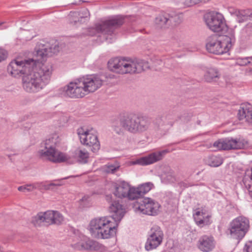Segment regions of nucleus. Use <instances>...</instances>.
Instances as JSON below:
<instances>
[{"label":"nucleus","instance_id":"f257e3e1","mask_svg":"<svg viewBox=\"0 0 252 252\" xmlns=\"http://www.w3.org/2000/svg\"><path fill=\"white\" fill-rule=\"evenodd\" d=\"M60 49L58 44L51 46L49 43H40L35 47L37 59L12 61L7 66V71L14 77L23 74L24 89L29 93H37L49 83L52 73V65L42 63V61L58 53Z\"/></svg>","mask_w":252,"mask_h":252},{"label":"nucleus","instance_id":"f03ea898","mask_svg":"<svg viewBox=\"0 0 252 252\" xmlns=\"http://www.w3.org/2000/svg\"><path fill=\"white\" fill-rule=\"evenodd\" d=\"M106 200L111 203L109 212L113 213L111 218L101 217L92 220L90 223L89 231L92 237L98 239H109L114 237L119 222L125 211L124 207L118 201H113L111 194L105 196Z\"/></svg>","mask_w":252,"mask_h":252},{"label":"nucleus","instance_id":"7ed1b4c3","mask_svg":"<svg viewBox=\"0 0 252 252\" xmlns=\"http://www.w3.org/2000/svg\"><path fill=\"white\" fill-rule=\"evenodd\" d=\"M150 125V119L146 116L123 114L113 121L112 127L116 133L123 135L125 132L132 134L142 133L149 129Z\"/></svg>","mask_w":252,"mask_h":252},{"label":"nucleus","instance_id":"20e7f679","mask_svg":"<svg viewBox=\"0 0 252 252\" xmlns=\"http://www.w3.org/2000/svg\"><path fill=\"white\" fill-rule=\"evenodd\" d=\"M149 63L144 60L116 58L108 63L109 69L119 74L139 73L149 68Z\"/></svg>","mask_w":252,"mask_h":252},{"label":"nucleus","instance_id":"39448f33","mask_svg":"<svg viewBox=\"0 0 252 252\" xmlns=\"http://www.w3.org/2000/svg\"><path fill=\"white\" fill-rule=\"evenodd\" d=\"M235 39L233 35H223L210 37L206 45L207 51L212 54L220 55L228 52Z\"/></svg>","mask_w":252,"mask_h":252},{"label":"nucleus","instance_id":"423d86ee","mask_svg":"<svg viewBox=\"0 0 252 252\" xmlns=\"http://www.w3.org/2000/svg\"><path fill=\"white\" fill-rule=\"evenodd\" d=\"M58 136L55 135L46 139L44 142V148L39 151L40 157L48 159L53 162H62L67 160V156L55 149L56 145L59 142Z\"/></svg>","mask_w":252,"mask_h":252},{"label":"nucleus","instance_id":"0eeeda50","mask_svg":"<svg viewBox=\"0 0 252 252\" xmlns=\"http://www.w3.org/2000/svg\"><path fill=\"white\" fill-rule=\"evenodd\" d=\"M248 146L249 142L247 140L243 138H233L231 137L219 139L213 144V147L216 151L242 149Z\"/></svg>","mask_w":252,"mask_h":252},{"label":"nucleus","instance_id":"6e6552de","mask_svg":"<svg viewBox=\"0 0 252 252\" xmlns=\"http://www.w3.org/2000/svg\"><path fill=\"white\" fill-rule=\"evenodd\" d=\"M249 228L248 219L244 217L239 216L230 223L228 233L231 238L239 240L245 236Z\"/></svg>","mask_w":252,"mask_h":252},{"label":"nucleus","instance_id":"1a4fd4ad","mask_svg":"<svg viewBox=\"0 0 252 252\" xmlns=\"http://www.w3.org/2000/svg\"><path fill=\"white\" fill-rule=\"evenodd\" d=\"M159 204L149 197L139 198L134 204L135 212L143 214L155 216L158 214L160 208Z\"/></svg>","mask_w":252,"mask_h":252},{"label":"nucleus","instance_id":"9d476101","mask_svg":"<svg viewBox=\"0 0 252 252\" xmlns=\"http://www.w3.org/2000/svg\"><path fill=\"white\" fill-rule=\"evenodd\" d=\"M205 23L208 27L214 32L225 31L227 26L223 15L218 12H210L204 16Z\"/></svg>","mask_w":252,"mask_h":252},{"label":"nucleus","instance_id":"9b49d317","mask_svg":"<svg viewBox=\"0 0 252 252\" xmlns=\"http://www.w3.org/2000/svg\"><path fill=\"white\" fill-rule=\"evenodd\" d=\"M60 91L62 95L72 98H82L86 95L80 78L69 82Z\"/></svg>","mask_w":252,"mask_h":252},{"label":"nucleus","instance_id":"f8f14e48","mask_svg":"<svg viewBox=\"0 0 252 252\" xmlns=\"http://www.w3.org/2000/svg\"><path fill=\"white\" fill-rule=\"evenodd\" d=\"M80 79L86 95L96 91L103 83L101 76L96 74L87 75L80 78Z\"/></svg>","mask_w":252,"mask_h":252},{"label":"nucleus","instance_id":"ddd939ff","mask_svg":"<svg viewBox=\"0 0 252 252\" xmlns=\"http://www.w3.org/2000/svg\"><path fill=\"white\" fill-rule=\"evenodd\" d=\"M163 232L160 227L153 226L149 232L148 237L145 245L146 250L149 251L156 249L162 243Z\"/></svg>","mask_w":252,"mask_h":252},{"label":"nucleus","instance_id":"4468645a","mask_svg":"<svg viewBox=\"0 0 252 252\" xmlns=\"http://www.w3.org/2000/svg\"><path fill=\"white\" fill-rule=\"evenodd\" d=\"M124 23V19L121 16H116L106 20L101 24L96 25V30L104 35L112 36L115 30Z\"/></svg>","mask_w":252,"mask_h":252},{"label":"nucleus","instance_id":"2eb2a0df","mask_svg":"<svg viewBox=\"0 0 252 252\" xmlns=\"http://www.w3.org/2000/svg\"><path fill=\"white\" fill-rule=\"evenodd\" d=\"M77 133L79 136L82 144L92 147V151L97 152L100 149V144L97 136L93 133L91 130H84L82 128L78 129Z\"/></svg>","mask_w":252,"mask_h":252},{"label":"nucleus","instance_id":"dca6fc26","mask_svg":"<svg viewBox=\"0 0 252 252\" xmlns=\"http://www.w3.org/2000/svg\"><path fill=\"white\" fill-rule=\"evenodd\" d=\"M168 152L167 150H164L157 152H153L146 156L137 158L135 160L132 161L131 164L145 166L153 164L161 160L165 155Z\"/></svg>","mask_w":252,"mask_h":252},{"label":"nucleus","instance_id":"f3484780","mask_svg":"<svg viewBox=\"0 0 252 252\" xmlns=\"http://www.w3.org/2000/svg\"><path fill=\"white\" fill-rule=\"evenodd\" d=\"M72 247L75 250H94L99 251L102 250L104 246L98 242L85 238L81 240L79 242L72 245Z\"/></svg>","mask_w":252,"mask_h":252},{"label":"nucleus","instance_id":"a211bd4d","mask_svg":"<svg viewBox=\"0 0 252 252\" xmlns=\"http://www.w3.org/2000/svg\"><path fill=\"white\" fill-rule=\"evenodd\" d=\"M176 117L173 112H169L159 119L157 120L159 128L166 131L171 127L176 121Z\"/></svg>","mask_w":252,"mask_h":252},{"label":"nucleus","instance_id":"6ab92c4d","mask_svg":"<svg viewBox=\"0 0 252 252\" xmlns=\"http://www.w3.org/2000/svg\"><path fill=\"white\" fill-rule=\"evenodd\" d=\"M44 222L48 225L60 224L63 221V215L58 211H47L43 213Z\"/></svg>","mask_w":252,"mask_h":252},{"label":"nucleus","instance_id":"aec40b11","mask_svg":"<svg viewBox=\"0 0 252 252\" xmlns=\"http://www.w3.org/2000/svg\"><path fill=\"white\" fill-rule=\"evenodd\" d=\"M215 242L211 236L204 235L200 238L198 241V248L202 251L209 252L215 248Z\"/></svg>","mask_w":252,"mask_h":252},{"label":"nucleus","instance_id":"412c9836","mask_svg":"<svg viewBox=\"0 0 252 252\" xmlns=\"http://www.w3.org/2000/svg\"><path fill=\"white\" fill-rule=\"evenodd\" d=\"M89 15V10L87 9H83L79 11H71L68 18L70 22L75 25L77 22H81L82 19L87 17Z\"/></svg>","mask_w":252,"mask_h":252},{"label":"nucleus","instance_id":"4be33fe9","mask_svg":"<svg viewBox=\"0 0 252 252\" xmlns=\"http://www.w3.org/2000/svg\"><path fill=\"white\" fill-rule=\"evenodd\" d=\"M221 74L217 68H208L204 74V80L207 82L217 81L220 77Z\"/></svg>","mask_w":252,"mask_h":252},{"label":"nucleus","instance_id":"5701e85b","mask_svg":"<svg viewBox=\"0 0 252 252\" xmlns=\"http://www.w3.org/2000/svg\"><path fill=\"white\" fill-rule=\"evenodd\" d=\"M130 185L125 181L121 182L115 187V196L119 198L127 197Z\"/></svg>","mask_w":252,"mask_h":252},{"label":"nucleus","instance_id":"b1692460","mask_svg":"<svg viewBox=\"0 0 252 252\" xmlns=\"http://www.w3.org/2000/svg\"><path fill=\"white\" fill-rule=\"evenodd\" d=\"M203 161L205 164L210 167H217L222 164L223 159L220 156L210 155L205 157Z\"/></svg>","mask_w":252,"mask_h":252},{"label":"nucleus","instance_id":"393cba45","mask_svg":"<svg viewBox=\"0 0 252 252\" xmlns=\"http://www.w3.org/2000/svg\"><path fill=\"white\" fill-rule=\"evenodd\" d=\"M193 217L196 224L201 227L210 223V216H206L202 211H197Z\"/></svg>","mask_w":252,"mask_h":252},{"label":"nucleus","instance_id":"a878e982","mask_svg":"<svg viewBox=\"0 0 252 252\" xmlns=\"http://www.w3.org/2000/svg\"><path fill=\"white\" fill-rule=\"evenodd\" d=\"M71 177L72 176H70V177ZM69 178V177H65L62 179L61 180L63 179H67ZM55 182L57 183H50L49 184H47L46 182L35 183L36 189H38L39 190H53L55 188V187H59L63 185V184L60 183L61 180H56Z\"/></svg>","mask_w":252,"mask_h":252},{"label":"nucleus","instance_id":"bb28decb","mask_svg":"<svg viewBox=\"0 0 252 252\" xmlns=\"http://www.w3.org/2000/svg\"><path fill=\"white\" fill-rule=\"evenodd\" d=\"M155 23L160 28L169 27V14L162 13L158 15L155 19Z\"/></svg>","mask_w":252,"mask_h":252},{"label":"nucleus","instance_id":"cd10ccee","mask_svg":"<svg viewBox=\"0 0 252 252\" xmlns=\"http://www.w3.org/2000/svg\"><path fill=\"white\" fill-rule=\"evenodd\" d=\"M74 156L79 162L84 164L88 162L89 154L85 149H77L75 151Z\"/></svg>","mask_w":252,"mask_h":252},{"label":"nucleus","instance_id":"c85d7f7f","mask_svg":"<svg viewBox=\"0 0 252 252\" xmlns=\"http://www.w3.org/2000/svg\"><path fill=\"white\" fill-rule=\"evenodd\" d=\"M235 15L238 18L239 23L247 20L249 17L252 16V12L250 9L238 10L236 11Z\"/></svg>","mask_w":252,"mask_h":252},{"label":"nucleus","instance_id":"c756f323","mask_svg":"<svg viewBox=\"0 0 252 252\" xmlns=\"http://www.w3.org/2000/svg\"><path fill=\"white\" fill-rule=\"evenodd\" d=\"M200 0H180L178 3V6L180 8L192 6L200 3Z\"/></svg>","mask_w":252,"mask_h":252},{"label":"nucleus","instance_id":"7c9ffc66","mask_svg":"<svg viewBox=\"0 0 252 252\" xmlns=\"http://www.w3.org/2000/svg\"><path fill=\"white\" fill-rule=\"evenodd\" d=\"M153 187L154 185L152 183L148 182L139 185L137 188L142 196L148 192Z\"/></svg>","mask_w":252,"mask_h":252},{"label":"nucleus","instance_id":"2f4dec72","mask_svg":"<svg viewBox=\"0 0 252 252\" xmlns=\"http://www.w3.org/2000/svg\"><path fill=\"white\" fill-rule=\"evenodd\" d=\"M141 195L137 188H131L130 187H129L128 193L127 196V198L128 199H137V201L139 198H141Z\"/></svg>","mask_w":252,"mask_h":252},{"label":"nucleus","instance_id":"473e14b6","mask_svg":"<svg viewBox=\"0 0 252 252\" xmlns=\"http://www.w3.org/2000/svg\"><path fill=\"white\" fill-rule=\"evenodd\" d=\"M182 16L181 14H169V27L175 26L181 23Z\"/></svg>","mask_w":252,"mask_h":252},{"label":"nucleus","instance_id":"72a5a7b5","mask_svg":"<svg viewBox=\"0 0 252 252\" xmlns=\"http://www.w3.org/2000/svg\"><path fill=\"white\" fill-rule=\"evenodd\" d=\"M31 222L35 226H40L42 225V223L44 222L43 213L40 212L36 216L32 217Z\"/></svg>","mask_w":252,"mask_h":252},{"label":"nucleus","instance_id":"f704fd0d","mask_svg":"<svg viewBox=\"0 0 252 252\" xmlns=\"http://www.w3.org/2000/svg\"><path fill=\"white\" fill-rule=\"evenodd\" d=\"M35 189H36L35 183L32 184H27L18 188L19 191L24 193L32 191Z\"/></svg>","mask_w":252,"mask_h":252},{"label":"nucleus","instance_id":"c9c22d12","mask_svg":"<svg viewBox=\"0 0 252 252\" xmlns=\"http://www.w3.org/2000/svg\"><path fill=\"white\" fill-rule=\"evenodd\" d=\"M248 111H250V109L244 107H241L238 113V119L240 120L245 119L246 121L247 122V116H248Z\"/></svg>","mask_w":252,"mask_h":252},{"label":"nucleus","instance_id":"e433bc0d","mask_svg":"<svg viewBox=\"0 0 252 252\" xmlns=\"http://www.w3.org/2000/svg\"><path fill=\"white\" fill-rule=\"evenodd\" d=\"M119 167L120 166L117 163H108L104 166V169L107 173H114Z\"/></svg>","mask_w":252,"mask_h":252},{"label":"nucleus","instance_id":"4c0bfd02","mask_svg":"<svg viewBox=\"0 0 252 252\" xmlns=\"http://www.w3.org/2000/svg\"><path fill=\"white\" fill-rule=\"evenodd\" d=\"M163 179L168 182H173L175 180L173 171L169 169V172L163 175Z\"/></svg>","mask_w":252,"mask_h":252},{"label":"nucleus","instance_id":"58836bf2","mask_svg":"<svg viewBox=\"0 0 252 252\" xmlns=\"http://www.w3.org/2000/svg\"><path fill=\"white\" fill-rule=\"evenodd\" d=\"M251 60L252 61V57L239 58L237 59V63L241 66L246 65L251 63Z\"/></svg>","mask_w":252,"mask_h":252},{"label":"nucleus","instance_id":"ea45409f","mask_svg":"<svg viewBox=\"0 0 252 252\" xmlns=\"http://www.w3.org/2000/svg\"><path fill=\"white\" fill-rule=\"evenodd\" d=\"M7 56V52L3 49L0 48V62L5 60Z\"/></svg>","mask_w":252,"mask_h":252},{"label":"nucleus","instance_id":"a19ab883","mask_svg":"<svg viewBox=\"0 0 252 252\" xmlns=\"http://www.w3.org/2000/svg\"><path fill=\"white\" fill-rule=\"evenodd\" d=\"M191 116L188 113H184L183 115L178 118L184 122H187L189 121Z\"/></svg>","mask_w":252,"mask_h":252},{"label":"nucleus","instance_id":"79ce46f5","mask_svg":"<svg viewBox=\"0 0 252 252\" xmlns=\"http://www.w3.org/2000/svg\"><path fill=\"white\" fill-rule=\"evenodd\" d=\"M243 252H252V241L248 242L245 245Z\"/></svg>","mask_w":252,"mask_h":252},{"label":"nucleus","instance_id":"37998d69","mask_svg":"<svg viewBox=\"0 0 252 252\" xmlns=\"http://www.w3.org/2000/svg\"><path fill=\"white\" fill-rule=\"evenodd\" d=\"M248 116H247V122L252 125V110H250V111H248Z\"/></svg>","mask_w":252,"mask_h":252},{"label":"nucleus","instance_id":"c03bdc74","mask_svg":"<svg viewBox=\"0 0 252 252\" xmlns=\"http://www.w3.org/2000/svg\"><path fill=\"white\" fill-rule=\"evenodd\" d=\"M251 175H250V177L251 180H252V168L251 169ZM248 192H249V193L250 196L252 198V185L249 186V187L248 189Z\"/></svg>","mask_w":252,"mask_h":252},{"label":"nucleus","instance_id":"a18cd8bd","mask_svg":"<svg viewBox=\"0 0 252 252\" xmlns=\"http://www.w3.org/2000/svg\"><path fill=\"white\" fill-rule=\"evenodd\" d=\"M5 23H6V22H0V30H2L6 29L8 28L7 26H5V25L3 26V25H4Z\"/></svg>","mask_w":252,"mask_h":252},{"label":"nucleus","instance_id":"49530a36","mask_svg":"<svg viewBox=\"0 0 252 252\" xmlns=\"http://www.w3.org/2000/svg\"><path fill=\"white\" fill-rule=\"evenodd\" d=\"M88 199V196H84V197H83V198L80 200V201H87Z\"/></svg>","mask_w":252,"mask_h":252}]
</instances>
